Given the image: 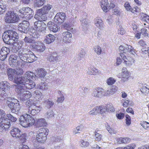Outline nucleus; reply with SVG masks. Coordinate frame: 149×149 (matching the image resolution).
I'll use <instances>...</instances> for the list:
<instances>
[{
  "instance_id": "29",
  "label": "nucleus",
  "mask_w": 149,
  "mask_h": 149,
  "mask_svg": "<svg viewBox=\"0 0 149 149\" xmlns=\"http://www.w3.org/2000/svg\"><path fill=\"white\" fill-rule=\"evenodd\" d=\"M37 127H44L46 126L47 123L44 118H40L37 120L36 123Z\"/></svg>"
},
{
  "instance_id": "14",
  "label": "nucleus",
  "mask_w": 149,
  "mask_h": 149,
  "mask_svg": "<svg viewBox=\"0 0 149 149\" xmlns=\"http://www.w3.org/2000/svg\"><path fill=\"white\" fill-rule=\"evenodd\" d=\"M105 91L102 88H96L93 90L92 95L96 97L101 98L104 96Z\"/></svg>"
},
{
  "instance_id": "2",
  "label": "nucleus",
  "mask_w": 149,
  "mask_h": 149,
  "mask_svg": "<svg viewBox=\"0 0 149 149\" xmlns=\"http://www.w3.org/2000/svg\"><path fill=\"white\" fill-rule=\"evenodd\" d=\"M18 56L21 60L27 63L32 62L37 59V57L33 52L26 49L19 51Z\"/></svg>"
},
{
  "instance_id": "45",
  "label": "nucleus",
  "mask_w": 149,
  "mask_h": 149,
  "mask_svg": "<svg viewBox=\"0 0 149 149\" xmlns=\"http://www.w3.org/2000/svg\"><path fill=\"white\" fill-rule=\"evenodd\" d=\"M112 13L114 15H120L121 14V12L119 7H116L115 9L112 10Z\"/></svg>"
},
{
  "instance_id": "55",
  "label": "nucleus",
  "mask_w": 149,
  "mask_h": 149,
  "mask_svg": "<svg viewBox=\"0 0 149 149\" xmlns=\"http://www.w3.org/2000/svg\"><path fill=\"white\" fill-rule=\"evenodd\" d=\"M97 107L94 108L91 111L88 112V114L91 115H94L97 114L98 113L97 111Z\"/></svg>"
},
{
  "instance_id": "60",
  "label": "nucleus",
  "mask_w": 149,
  "mask_h": 149,
  "mask_svg": "<svg viewBox=\"0 0 149 149\" xmlns=\"http://www.w3.org/2000/svg\"><path fill=\"white\" fill-rule=\"evenodd\" d=\"M125 117L126 124L128 125H129L131 123V119L130 116L128 115H126Z\"/></svg>"
},
{
  "instance_id": "28",
  "label": "nucleus",
  "mask_w": 149,
  "mask_h": 149,
  "mask_svg": "<svg viewBox=\"0 0 149 149\" xmlns=\"http://www.w3.org/2000/svg\"><path fill=\"white\" fill-rule=\"evenodd\" d=\"M17 56L15 55H11L9 58V63L10 65L13 67L17 63L18 61L17 60Z\"/></svg>"
},
{
  "instance_id": "5",
  "label": "nucleus",
  "mask_w": 149,
  "mask_h": 149,
  "mask_svg": "<svg viewBox=\"0 0 149 149\" xmlns=\"http://www.w3.org/2000/svg\"><path fill=\"white\" fill-rule=\"evenodd\" d=\"M19 122L22 126L26 127L33 125L35 123V120L31 116L26 114L20 116Z\"/></svg>"
},
{
  "instance_id": "23",
  "label": "nucleus",
  "mask_w": 149,
  "mask_h": 149,
  "mask_svg": "<svg viewBox=\"0 0 149 149\" xmlns=\"http://www.w3.org/2000/svg\"><path fill=\"white\" fill-rule=\"evenodd\" d=\"M15 70L11 68L8 69L7 75L8 76V79L11 81L13 82L15 79V77L16 76L15 75Z\"/></svg>"
},
{
  "instance_id": "7",
  "label": "nucleus",
  "mask_w": 149,
  "mask_h": 149,
  "mask_svg": "<svg viewBox=\"0 0 149 149\" xmlns=\"http://www.w3.org/2000/svg\"><path fill=\"white\" fill-rule=\"evenodd\" d=\"M10 134L13 137L16 139H19L22 142L24 143L26 141V134L25 133H23L18 128H13L11 130Z\"/></svg>"
},
{
  "instance_id": "34",
  "label": "nucleus",
  "mask_w": 149,
  "mask_h": 149,
  "mask_svg": "<svg viewBox=\"0 0 149 149\" xmlns=\"http://www.w3.org/2000/svg\"><path fill=\"white\" fill-rule=\"evenodd\" d=\"M95 24L100 29L103 28L102 21L100 18H96L95 19Z\"/></svg>"
},
{
  "instance_id": "21",
  "label": "nucleus",
  "mask_w": 149,
  "mask_h": 149,
  "mask_svg": "<svg viewBox=\"0 0 149 149\" xmlns=\"http://www.w3.org/2000/svg\"><path fill=\"white\" fill-rule=\"evenodd\" d=\"M3 120H5L6 123H7L9 126H10V121L12 122H15L17 120L16 118L14 117L13 116L11 115L10 113H8L6 115V117H4Z\"/></svg>"
},
{
  "instance_id": "33",
  "label": "nucleus",
  "mask_w": 149,
  "mask_h": 149,
  "mask_svg": "<svg viewBox=\"0 0 149 149\" xmlns=\"http://www.w3.org/2000/svg\"><path fill=\"white\" fill-rule=\"evenodd\" d=\"M127 52H129L133 55H134L135 53L133 47L130 45H127L125 47V49L124 50V53H126Z\"/></svg>"
},
{
  "instance_id": "58",
  "label": "nucleus",
  "mask_w": 149,
  "mask_h": 149,
  "mask_svg": "<svg viewBox=\"0 0 149 149\" xmlns=\"http://www.w3.org/2000/svg\"><path fill=\"white\" fill-rule=\"evenodd\" d=\"M141 125L145 129L149 130V123L146 122H143L142 123Z\"/></svg>"
},
{
  "instance_id": "6",
  "label": "nucleus",
  "mask_w": 149,
  "mask_h": 149,
  "mask_svg": "<svg viewBox=\"0 0 149 149\" xmlns=\"http://www.w3.org/2000/svg\"><path fill=\"white\" fill-rule=\"evenodd\" d=\"M4 19L7 23H13L18 22L19 20V18L16 13L10 11L6 13Z\"/></svg>"
},
{
  "instance_id": "35",
  "label": "nucleus",
  "mask_w": 149,
  "mask_h": 149,
  "mask_svg": "<svg viewBox=\"0 0 149 149\" xmlns=\"http://www.w3.org/2000/svg\"><path fill=\"white\" fill-rule=\"evenodd\" d=\"M24 75L26 77V79H27V80H31L30 79H33L34 78H35V75L31 71L26 72Z\"/></svg>"
},
{
  "instance_id": "63",
  "label": "nucleus",
  "mask_w": 149,
  "mask_h": 149,
  "mask_svg": "<svg viewBox=\"0 0 149 149\" xmlns=\"http://www.w3.org/2000/svg\"><path fill=\"white\" fill-rule=\"evenodd\" d=\"M132 102L130 100H125L123 105L124 107H127L129 105H131Z\"/></svg>"
},
{
  "instance_id": "46",
  "label": "nucleus",
  "mask_w": 149,
  "mask_h": 149,
  "mask_svg": "<svg viewBox=\"0 0 149 149\" xmlns=\"http://www.w3.org/2000/svg\"><path fill=\"white\" fill-rule=\"evenodd\" d=\"M106 109L107 111L108 112L111 111L113 112L115 111L113 107V105L111 104H109L107 105Z\"/></svg>"
},
{
  "instance_id": "10",
  "label": "nucleus",
  "mask_w": 149,
  "mask_h": 149,
  "mask_svg": "<svg viewBox=\"0 0 149 149\" xmlns=\"http://www.w3.org/2000/svg\"><path fill=\"white\" fill-rule=\"evenodd\" d=\"M30 32V36H26L24 39V40L25 43H35L36 41L34 39L37 38L39 36V35L33 29H31Z\"/></svg>"
},
{
  "instance_id": "44",
  "label": "nucleus",
  "mask_w": 149,
  "mask_h": 149,
  "mask_svg": "<svg viewBox=\"0 0 149 149\" xmlns=\"http://www.w3.org/2000/svg\"><path fill=\"white\" fill-rule=\"evenodd\" d=\"M98 113H100L101 114H103L106 111H107L106 108L104 106L101 107H97Z\"/></svg>"
},
{
  "instance_id": "26",
  "label": "nucleus",
  "mask_w": 149,
  "mask_h": 149,
  "mask_svg": "<svg viewBox=\"0 0 149 149\" xmlns=\"http://www.w3.org/2000/svg\"><path fill=\"white\" fill-rule=\"evenodd\" d=\"M5 121V120H3L0 122V132H2L5 131L10 127Z\"/></svg>"
},
{
  "instance_id": "27",
  "label": "nucleus",
  "mask_w": 149,
  "mask_h": 149,
  "mask_svg": "<svg viewBox=\"0 0 149 149\" xmlns=\"http://www.w3.org/2000/svg\"><path fill=\"white\" fill-rule=\"evenodd\" d=\"M55 39V37L54 35L49 34L46 36L44 41V42L47 44H49L54 42Z\"/></svg>"
},
{
  "instance_id": "16",
  "label": "nucleus",
  "mask_w": 149,
  "mask_h": 149,
  "mask_svg": "<svg viewBox=\"0 0 149 149\" xmlns=\"http://www.w3.org/2000/svg\"><path fill=\"white\" fill-rule=\"evenodd\" d=\"M26 77L24 75L23 76H15L13 82L18 85H24L25 83L28 82Z\"/></svg>"
},
{
  "instance_id": "19",
  "label": "nucleus",
  "mask_w": 149,
  "mask_h": 149,
  "mask_svg": "<svg viewBox=\"0 0 149 149\" xmlns=\"http://www.w3.org/2000/svg\"><path fill=\"white\" fill-rule=\"evenodd\" d=\"M47 27L51 31L56 32L59 29L58 26L54 22H49L47 23Z\"/></svg>"
},
{
  "instance_id": "36",
  "label": "nucleus",
  "mask_w": 149,
  "mask_h": 149,
  "mask_svg": "<svg viewBox=\"0 0 149 149\" xmlns=\"http://www.w3.org/2000/svg\"><path fill=\"white\" fill-rule=\"evenodd\" d=\"M45 2V0H34V7H40L43 5Z\"/></svg>"
},
{
  "instance_id": "42",
  "label": "nucleus",
  "mask_w": 149,
  "mask_h": 149,
  "mask_svg": "<svg viewBox=\"0 0 149 149\" xmlns=\"http://www.w3.org/2000/svg\"><path fill=\"white\" fill-rule=\"evenodd\" d=\"M34 95L36 98L39 100H42L44 97L42 93L39 90L35 91L34 92Z\"/></svg>"
},
{
  "instance_id": "30",
  "label": "nucleus",
  "mask_w": 149,
  "mask_h": 149,
  "mask_svg": "<svg viewBox=\"0 0 149 149\" xmlns=\"http://www.w3.org/2000/svg\"><path fill=\"white\" fill-rule=\"evenodd\" d=\"M28 82L25 83L24 86L27 89H31L35 87V83L32 80H28Z\"/></svg>"
},
{
  "instance_id": "24",
  "label": "nucleus",
  "mask_w": 149,
  "mask_h": 149,
  "mask_svg": "<svg viewBox=\"0 0 149 149\" xmlns=\"http://www.w3.org/2000/svg\"><path fill=\"white\" fill-rule=\"evenodd\" d=\"M129 74L126 68L124 67L122 69L121 81L125 82L127 81L129 78Z\"/></svg>"
},
{
  "instance_id": "53",
  "label": "nucleus",
  "mask_w": 149,
  "mask_h": 149,
  "mask_svg": "<svg viewBox=\"0 0 149 149\" xmlns=\"http://www.w3.org/2000/svg\"><path fill=\"white\" fill-rule=\"evenodd\" d=\"M115 80L112 77H110L107 79V83L109 85L113 84L115 82Z\"/></svg>"
},
{
  "instance_id": "9",
  "label": "nucleus",
  "mask_w": 149,
  "mask_h": 149,
  "mask_svg": "<svg viewBox=\"0 0 149 149\" xmlns=\"http://www.w3.org/2000/svg\"><path fill=\"white\" fill-rule=\"evenodd\" d=\"M19 14L26 19H29L32 17L34 13L33 11L29 7L23 8L19 11Z\"/></svg>"
},
{
  "instance_id": "40",
  "label": "nucleus",
  "mask_w": 149,
  "mask_h": 149,
  "mask_svg": "<svg viewBox=\"0 0 149 149\" xmlns=\"http://www.w3.org/2000/svg\"><path fill=\"white\" fill-rule=\"evenodd\" d=\"M117 141L119 143H125L129 142L130 141V139L128 138L121 137L117 139Z\"/></svg>"
},
{
  "instance_id": "3",
  "label": "nucleus",
  "mask_w": 149,
  "mask_h": 149,
  "mask_svg": "<svg viewBox=\"0 0 149 149\" xmlns=\"http://www.w3.org/2000/svg\"><path fill=\"white\" fill-rule=\"evenodd\" d=\"M19 37L17 33L12 30H9L5 32L3 34L2 38L4 42L6 44L10 43L13 40L17 41Z\"/></svg>"
},
{
  "instance_id": "1",
  "label": "nucleus",
  "mask_w": 149,
  "mask_h": 149,
  "mask_svg": "<svg viewBox=\"0 0 149 149\" xmlns=\"http://www.w3.org/2000/svg\"><path fill=\"white\" fill-rule=\"evenodd\" d=\"M51 8V5L47 4L37 10L34 18L38 21L34 22V30L37 33L39 34V33H44L45 32L47 25L42 21H45L47 19L46 14Z\"/></svg>"
},
{
  "instance_id": "57",
  "label": "nucleus",
  "mask_w": 149,
  "mask_h": 149,
  "mask_svg": "<svg viewBox=\"0 0 149 149\" xmlns=\"http://www.w3.org/2000/svg\"><path fill=\"white\" fill-rule=\"evenodd\" d=\"M63 26L64 28L68 31H71L73 29V28L72 27V26L70 25V24L69 25L68 24L66 23L64 24L63 25Z\"/></svg>"
},
{
  "instance_id": "56",
  "label": "nucleus",
  "mask_w": 149,
  "mask_h": 149,
  "mask_svg": "<svg viewBox=\"0 0 149 149\" xmlns=\"http://www.w3.org/2000/svg\"><path fill=\"white\" fill-rule=\"evenodd\" d=\"M94 50L98 54H100L101 53L102 50L101 48L98 46H95L94 47Z\"/></svg>"
},
{
  "instance_id": "54",
  "label": "nucleus",
  "mask_w": 149,
  "mask_h": 149,
  "mask_svg": "<svg viewBox=\"0 0 149 149\" xmlns=\"http://www.w3.org/2000/svg\"><path fill=\"white\" fill-rule=\"evenodd\" d=\"M147 29L146 28H144L141 29V32L140 34L142 35L143 36H147L148 35V33L147 32Z\"/></svg>"
},
{
  "instance_id": "51",
  "label": "nucleus",
  "mask_w": 149,
  "mask_h": 149,
  "mask_svg": "<svg viewBox=\"0 0 149 149\" xmlns=\"http://www.w3.org/2000/svg\"><path fill=\"white\" fill-rule=\"evenodd\" d=\"M80 143L81 146L83 147H86L89 145V143L88 142L83 140L81 141Z\"/></svg>"
},
{
  "instance_id": "8",
  "label": "nucleus",
  "mask_w": 149,
  "mask_h": 149,
  "mask_svg": "<svg viewBox=\"0 0 149 149\" xmlns=\"http://www.w3.org/2000/svg\"><path fill=\"white\" fill-rule=\"evenodd\" d=\"M49 130L46 128H42L37 132L36 140L39 142L44 143L47 139V136L48 134Z\"/></svg>"
},
{
  "instance_id": "52",
  "label": "nucleus",
  "mask_w": 149,
  "mask_h": 149,
  "mask_svg": "<svg viewBox=\"0 0 149 149\" xmlns=\"http://www.w3.org/2000/svg\"><path fill=\"white\" fill-rule=\"evenodd\" d=\"M95 140L99 141L101 140L102 135L101 134L95 132Z\"/></svg>"
},
{
  "instance_id": "59",
  "label": "nucleus",
  "mask_w": 149,
  "mask_h": 149,
  "mask_svg": "<svg viewBox=\"0 0 149 149\" xmlns=\"http://www.w3.org/2000/svg\"><path fill=\"white\" fill-rule=\"evenodd\" d=\"M6 113L5 111L2 110L0 109V122L4 119V116H5Z\"/></svg>"
},
{
  "instance_id": "31",
  "label": "nucleus",
  "mask_w": 149,
  "mask_h": 149,
  "mask_svg": "<svg viewBox=\"0 0 149 149\" xmlns=\"http://www.w3.org/2000/svg\"><path fill=\"white\" fill-rule=\"evenodd\" d=\"M48 86L46 82H41L37 85V88L42 91H45L48 88Z\"/></svg>"
},
{
  "instance_id": "38",
  "label": "nucleus",
  "mask_w": 149,
  "mask_h": 149,
  "mask_svg": "<svg viewBox=\"0 0 149 149\" xmlns=\"http://www.w3.org/2000/svg\"><path fill=\"white\" fill-rule=\"evenodd\" d=\"M54 114L52 110H49L45 114V118L47 119H50L54 117Z\"/></svg>"
},
{
  "instance_id": "61",
  "label": "nucleus",
  "mask_w": 149,
  "mask_h": 149,
  "mask_svg": "<svg viewBox=\"0 0 149 149\" xmlns=\"http://www.w3.org/2000/svg\"><path fill=\"white\" fill-rule=\"evenodd\" d=\"M33 105L32 108L35 110L37 113H39L41 109V107L40 106H36V104H33Z\"/></svg>"
},
{
  "instance_id": "22",
  "label": "nucleus",
  "mask_w": 149,
  "mask_h": 149,
  "mask_svg": "<svg viewBox=\"0 0 149 149\" xmlns=\"http://www.w3.org/2000/svg\"><path fill=\"white\" fill-rule=\"evenodd\" d=\"M22 46V44L20 42H15L14 43L12 48V52L15 53L18 52H18L19 51L21 50H22V49H21Z\"/></svg>"
},
{
  "instance_id": "47",
  "label": "nucleus",
  "mask_w": 149,
  "mask_h": 149,
  "mask_svg": "<svg viewBox=\"0 0 149 149\" xmlns=\"http://www.w3.org/2000/svg\"><path fill=\"white\" fill-rule=\"evenodd\" d=\"M141 92L145 95L149 93V89L145 86H143L140 89Z\"/></svg>"
},
{
  "instance_id": "25",
  "label": "nucleus",
  "mask_w": 149,
  "mask_h": 149,
  "mask_svg": "<svg viewBox=\"0 0 149 149\" xmlns=\"http://www.w3.org/2000/svg\"><path fill=\"white\" fill-rule=\"evenodd\" d=\"M35 48L38 51L40 52H43L45 49V47L44 44L40 41L36 42Z\"/></svg>"
},
{
  "instance_id": "17",
  "label": "nucleus",
  "mask_w": 149,
  "mask_h": 149,
  "mask_svg": "<svg viewBox=\"0 0 149 149\" xmlns=\"http://www.w3.org/2000/svg\"><path fill=\"white\" fill-rule=\"evenodd\" d=\"M9 52V48L6 47H2L0 51V59L2 61L5 60Z\"/></svg>"
},
{
  "instance_id": "15",
  "label": "nucleus",
  "mask_w": 149,
  "mask_h": 149,
  "mask_svg": "<svg viewBox=\"0 0 149 149\" xmlns=\"http://www.w3.org/2000/svg\"><path fill=\"white\" fill-rule=\"evenodd\" d=\"M65 17V13L62 12L57 13L54 18V21L58 24H61L63 22Z\"/></svg>"
},
{
  "instance_id": "4",
  "label": "nucleus",
  "mask_w": 149,
  "mask_h": 149,
  "mask_svg": "<svg viewBox=\"0 0 149 149\" xmlns=\"http://www.w3.org/2000/svg\"><path fill=\"white\" fill-rule=\"evenodd\" d=\"M14 86L16 87L15 91L18 93L21 100L24 101L31 97V93L26 91L24 86L20 85H15Z\"/></svg>"
},
{
  "instance_id": "64",
  "label": "nucleus",
  "mask_w": 149,
  "mask_h": 149,
  "mask_svg": "<svg viewBox=\"0 0 149 149\" xmlns=\"http://www.w3.org/2000/svg\"><path fill=\"white\" fill-rule=\"evenodd\" d=\"M15 74L16 76L22 75L23 73V70L21 68L17 69L16 70H15Z\"/></svg>"
},
{
  "instance_id": "49",
  "label": "nucleus",
  "mask_w": 149,
  "mask_h": 149,
  "mask_svg": "<svg viewBox=\"0 0 149 149\" xmlns=\"http://www.w3.org/2000/svg\"><path fill=\"white\" fill-rule=\"evenodd\" d=\"M80 21L81 22V25L83 26L86 28L88 27V22L86 19L81 18L80 20Z\"/></svg>"
},
{
  "instance_id": "12",
  "label": "nucleus",
  "mask_w": 149,
  "mask_h": 149,
  "mask_svg": "<svg viewBox=\"0 0 149 149\" xmlns=\"http://www.w3.org/2000/svg\"><path fill=\"white\" fill-rule=\"evenodd\" d=\"M10 84L7 81H2L0 82V89L2 90L1 95L6 96V93L8 91V89L10 88Z\"/></svg>"
},
{
  "instance_id": "11",
  "label": "nucleus",
  "mask_w": 149,
  "mask_h": 149,
  "mask_svg": "<svg viewBox=\"0 0 149 149\" xmlns=\"http://www.w3.org/2000/svg\"><path fill=\"white\" fill-rule=\"evenodd\" d=\"M11 99L9 98L7 100V104H8V106L11 109V112L17 114L20 113L21 107L19 103H14L11 101Z\"/></svg>"
},
{
  "instance_id": "43",
  "label": "nucleus",
  "mask_w": 149,
  "mask_h": 149,
  "mask_svg": "<svg viewBox=\"0 0 149 149\" xmlns=\"http://www.w3.org/2000/svg\"><path fill=\"white\" fill-rule=\"evenodd\" d=\"M45 107L49 109L54 105V102L51 100L48 99L45 101Z\"/></svg>"
},
{
  "instance_id": "50",
  "label": "nucleus",
  "mask_w": 149,
  "mask_h": 149,
  "mask_svg": "<svg viewBox=\"0 0 149 149\" xmlns=\"http://www.w3.org/2000/svg\"><path fill=\"white\" fill-rule=\"evenodd\" d=\"M59 94H60V96L58 97V100L57 102L58 103H61L64 100V98L63 95L61 94V91H59L58 92Z\"/></svg>"
},
{
  "instance_id": "20",
  "label": "nucleus",
  "mask_w": 149,
  "mask_h": 149,
  "mask_svg": "<svg viewBox=\"0 0 149 149\" xmlns=\"http://www.w3.org/2000/svg\"><path fill=\"white\" fill-rule=\"evenodd\" d=\"M63 41L66 43H69L72 37V34L68 31L64 32L62 33Z\"/></svg>"
},
{
  "instance_id": "62",
  "label": "nucleus",
  "mask_w": 149,
  "mask_h": 149,
  "mask_svg": "<svg viewBox=\"0 0 149 149\" xmlns=\"http://www.w3.org/2000/svg\"><path fill=\"white\" fill-rule=\"evenodd\" d=\"M124 7L125 8L126 10L127 11H130V10H131V7L130 6L129 3L128 2H125V3L124 4Z\"/></svg>"
},
{
  "instance_id": "32",
  "label": "nucleus",
  "mask_w": 149,
  "mask_h": 149,
  "mask_svg": "<svg viewBox=\"0 0 149 149\" xmlns=\"http://www.w3.org/2000/svg\"><path fill=\"white\" fill-rule=\"evenodd\" d=\"M87 73L89 75H96L99 74L100 72L96 69L89 67L87 70Z\"/></svg>"
},
{
  "instance_id": "18",
  "label": "nucleus",
  "mask_w": 149,
  "mask_h": 149,
  "mask_svg": "<svg viewBox=\"0 0 149 149\" xmlns=\"http://www.w3.org/2000/svg\"><path fill=\"white\" fill-rule=\"evenodd\" d=\"M100 5L103 11L107 12L109 10V3L108 0H101Z\"/></svg>"
},
{
  "instance_id": "13",
  "label": "nucleus",
  "mask_w": 149,
  "mask_h": 149,
  "mask_svg": "<svg viewBox=\"0 0 149 149\" xmlns=\"http://www.w3.org/2000/svg\"><path fill=\"white\" fill-rule=\"evenodd\" d=\"M29 23L26 20L23 21L22 23H20L18 26V29L21 32L27 33L29 31L28 26Z\"/></svg>"
},
{
  "instance_id": "39",
  "label": "nucleus",
  "mask_w": 149,
  "mask_h": 149,
  "mask_svg": "<svg viewBox=\"0 0 149 149\" xmlns=\"http://www.w3.org/2000/svg\"><path fill=\"white\" fill-rule=\"evenodd\" d=\"M48 59L50 61L57 62L59 61L60 58L59 56H54L51 55L49 56Z\"/></svg>"
},
{
  "instance_id": "41",
  "label": "nucleus",
  "mask_w": 149,
  "mask_h": 149,
  "mask_svg": "<svg viewBox=\"0 0 149 149\" xmlns=\"http://www.w3.org/2000/svg\"><path fill=\"white\" fill-rule=\"evenodd\" d=\"M46 73V72L44 69L41 68L38 70L37 75L40 78L44 77Z\"/></svg>"
},
{
  "instance_id": "37",
  "label": "nucleus",
  "mask_w": 149,
  "mask_h": 149,
  "mask_svg": "<svg viewBox=\"0 0 149 149\" xmlns=\"http://www.w3.org/2000/svg\"><path fill=\"white\" fill-rule=\"evenodd\" d=\"M6 6L3 1H0V14H3L6 11Z\"/></svg>"
},
{
  "instance_id": "48",
  "label": "nucleus",
  "mask_w": 149,
  "mask_h": 149,
  "mask_svg": "<svg viewBox=\"0 0 149 149\" xmlns=\"http://www.w3.org/2000/svg\"><path fill=\"white\" fill-rule=\"evenodd\" d=\"M135 60L134 59H132L131 61L125 60L124 63L127 66H130L134 63Z\"/></svg>"
}]
</instances>
